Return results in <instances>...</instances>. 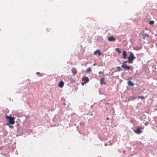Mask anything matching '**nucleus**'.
<instances>
[{
    "label": "nucleus",
    "instance_id": "15",
    "mask_svg": "<svg viewBox=\"0 0 157 157\" xmlns=\"http://www.w3.org/2000/svg\"><path fill=\"white\" fill-rule=\"evenodd\" d=\"M136 98V97H131L129 98V100H131V101H132V100L133 99H135V98Z\"/></svg>",
    "mask_w": 157,
    "mask_h": 157
},
{
    "label": "nucleus",
    "instance_id": "9",
    "mask_svg": "<svg viewBox=\"0 0 157 157\" xmlns=\"http://www.w3.org/2000/svg\"><path fill=\"white\" fill-rule=\"evenodd\" d=\"M71 72L74 75H75L77 73V69L75 68H72Z\"/></svg>",
    "mask_w": 157,
    "mask_h": 157
},
{
    "label": "nucleus",
    "instance_id": "17",
    "mask_svg": "<svg viewBox=\"0 0 157 157\" xmlns=\"http://www.w3.org/2000/svg\"><path fill=\"white\" fill-rule=\"evenodd\" d=\"M116 68L118 69L117 71H119L121 70V68L120 67H118Z\"/></svg>",
    "mask_w": 157,
    "mask_h": 157
},
{
    "label": "nucleus",
    "instance_id": "18",
    "mask_svg": "<svg viewBox=\"0 0 157 157\" xmlns=\"http://www.w3.org/2000/svg\"><path fill=\"white\" fill-rule=\"evenodd\" d=\"M154 22V21H149V24L150 25H152V24H153Z\"/></svg>",
    "mask_w": 157,
    "mask_h": 157
},
{
    "label": "nucleus",
    "instance_id": "4",
    "mask_svg": "<svg viewBox=\"0 0 157 157\" xmlns=\"http://www.w3.org/2000/svg\"><path fill=\"white\" fill-rule=\"evenodd\" d=\"M82 81L84 82H82V84L83 86L84 84H85L86 82H88L89 81L88 78L87 77H84L82 78Z\"/></svg>",
    "mask_w": 157,
    "mask_h": 157
},
{
    "label": "nucleus",
    "instance_id": "23",
    "mask_svg": "<svg viewBox=\"0 0 157 157\" xmlns=\"http://www.w3.org/2000/svg\"><path fill=\"white\" fill-rule=\"evenodd\" d=\"M49 29H49V28H48V29H47V30L48 31H49Z\"/></svg>",
    "mask_w": 157,
    "mask_h": 157
},
{
    "label": "nucleus",
    "instance_id": "6",
    "mask_svg": "<svg viewBox=\"0 0 157 157\" xmlns=\"http://www.w3.org/2000/svg\"><path fill=\"white\" fill-rule=\"evenodd\" d=\"M97 53H98L99 56H100L103 54V53H101L100 50H96L94 52V54L95 55H96Z\"/></svg>",
    "mask_w": 157,
    "mask_h": 157
},
{
    "label": "nucleus",
    "instance_id": "16",
    "mask_svg": "<svg viewBox=\"0 0 157 157\" xmlns=\"http://www.w3.org/2000/svg\"><path fill=\"white\" fill-rule=\"evenodd\" d=\"M91 71V69L90 67L88 68V69L86 71V72H88Z\"/></svg>",
    "mask_w": 157,
    "mask_h": 157
},
{
    "label": "nucleus",
    "instance_id": "11",
    "mask_svg": "<svg viewBox=\"0 0 157 157\" xmlns=\"http://www.w3.org/2000/svg\"><path fill=\"white\" fill-rule=\"evenodd\" d=\"M127 53L126 51H124L123 52V58L124 59H126V58Z\"/></svg>",
    "mask_w": 157,
    "mask_h": 157
},
{
    "label": "nucleus",
    "instance_id": "12",
    "mask_svg": "<svg viewBox=\"0 0 157 157\" xmlns=\"http://www.w3.org/2000/svg\"><path fill=\"white\" fill-rule=\"evenodd\" d=\"M64 82L62 81H60L59 83L58 86L59 87L62 88L64 85Z\"/></svg>",
    "mask_w": 157,
    "mask_h": 157
},
{
    "label": "nucleus",
    "instance_id": "21",
    "mask_svg": "<svg viewBox=\"0 0 157 157\" xmlns=\"http://www.w3.org/2000/svg\"><path fill=\"white\" fill-rule=\"evenodd\" d=\"M104 72H102L101 71H100L99 72V74H103L104 73Z\"/></svg>",
    "mask_w": 157,
    "mask_h": 157
},
{
    "label": "nucleus",
    "instance_id": "5",
    "mask_svg": "<svg viewBox=\"0 0 157 157\" xmlns=\"http://www.w3.org/2000/svg\"><path fill=\"white\" fill-rule=\"evenodd\" d=\"M134 132L137 134H140L143 132V131L141 130V128L140 127H138L136 130L134 131Z\"/></svg>",
    "mask_w": 157,
    "mask_h": 157
},
{
    "label": "nucleus",
    "instance_id": "2",
    "mask_svg": "<svg viewBox=\"0 0 157 157\" xmlns=\"http://www.w3.org/2000/svg\"><path fill=\"white\" fill-rule=\"evenodd\" d=\"M136 57L134 56L133 53L132 52H130L129 56L128 58V63H132V61Z\"/></svg>",
    "mask_w": 157,
    "mask_h": 157
},
{
    "label": "nucleus",
    "instance_id": "22",
    "mask_svg": "<svg viewBox=\"0 0 157 157\" xmlns=\"http://www.w3.org/2000/svg\"><path fill=\"white\" fill-rule=\"evenodd\" d=\"M40 74V72H37L36 73V74L37 75Z\"/></svg>",
    "mask_w": 157,
    "mask_h": 157
},
{
    "label": "nucleus",
    "instance_id": "20",
    "mask_svg": "<svg viewBox=\"0 0 157 157\" xmlns=\"http://www.w3.org/2000/svg\"><path fill=\"white\" fill-rule=\"evenodd\" d=\"M8 126H9V127L10 128H11L12 129H13V126H12V125H9Z\"/></svg>",
    "mask_w": 157,
    "mask_h": 157
},
{
    "label": "nucleus",
    "instance_id": "13",
    "mask_svg": "<svg viewBox=\"0 0 157 157\" xmlns=\"http://www.w3.org/2000/svg\"><path fill=\"white\" fill-rule=\"evenodd\" d=\"M143 39L144 40L145 39V38L146 37H148L149 35L147 34H144L143 35Z\"/></svg>",
    "mask_w": 157,
    "mask_h": 157
},
{
    "label": "nucleus",
    "instance_id": "3",
    "mask_svg": "<svg viewBox=\"0 0 157 157\" xmlns=\"http://www.w3.org/2000/svg\"><path fill=\"white\" fill-rule=\"evenodd\" d=\"M128 62L127 61H124L123 63L121 66L122 68H124L125 70H130L131 68V66H128L126 64V63Z\"/></svg>",
    "mask_w": 157,
    "mask_h": 157
},
{
    "label": "nucleus",
    "instance_id": "1",
    "mask_svg": "<svg viewBox=\"0 0 157 157\" xmlns=\"http://www.w3.org/2000/svg\"><path fill=\"white\" fill-rule=\"evenodd\" d=\"M5 118L8 120L9 122L8 123H6V124L9 126L10 124H13L15 123L14 119L15 118L12 117L11 116H9L7 115H6L5 116Z\"/></svg>",
    "mask_w": 157,
    "mask_h": 157
},
{
    "label": "nucleus",
    "instance_id": "24",
    "mask_svg": "<svg viewBox=\"0 0 157 157\" xmlns=\"http://www.w3.org/2000/svg\"><path fill=\"white\" fill-rule=\"evenodd\" d=\"M129 79H130V80L131 79H132V77H130L129 78Z\"/></svg>",
    "mask_w": 157,
    "mask_h": 157
},
{
    "label": "nucleus",
    "instance_id": "14",
    "mask_svg": "<svg viewBox=\"0 0 157 157\" xmlns=\"http://www.w3.org/2000/svg\"><path fill=\"white\" fill-rule=\"evenodd\" d=\"M116 51L118 52V53H120L121 52V51L119 50V48H116Z\"/></svg>",
    "mask_w": 157,
    "mask_h": 157
},
{
    "label": "nucleus",
    "instance_id": "7",
    "mask_svg": "<svg viewBox=\"0 0 157 157\" xmlns=\"http://www.w3.org/2000/svg\"><path fill=\"white\" fill-rule=\"evenodd\" d=\"M108 40L109 41H114L116 40V39L114 36H111L108 38Z\"/></svg>",
    "mask_w": 157,
    "mask_h": 157
},
{
    "label": "nucleus",
    "instance_id": "19",
    "mask_svg": "<svg viewBox=\"0 0 157 157\" xmlns=\"http://www.w3.org/2000/svg\"><path fill=\"white\" fill-rule=\"evenodd\" d=\"M139 98H141L142 99H144V96H143V95H142V96H139Z\"/></svg>",
    "mask_w": 157,
    "mask_h": 157
},
{
    "label": "nucleus",
    "instance_id": "25",
    "mask_svg": "<svg viewBox=\"0 0 157 157\" xmlns=\"http://www.w3.org/2000/svg\"><path fill=\"white\" fill-rule=\"evenodd\" d=\"M109 119V118H106V120H108Z\"/></svg>",
    "mask_w": 157,
    "mask_h": 157
},
{
    "label": "nucleus",
    "instance_id": "10",
    "mask_svg": "<svg viewBox=\"0 0 157 157\" xmlns=\"http://www.w3.org/2000/svg\"><path fill=\"white\" fill-rule=\"evenodd\" d=\"M128 80V86H133L134 85V83H133L129 79H127Z\"/></svg>",
    "mask_w": 157,
    "mask_h": 157
},
{
    "label": "nucleus",
    "instance_id": "8",
    "mask_svg": "<svg viewBox=\"0 0 157 157\" xmlns=\"http://www.w3.org/2000/svg\"><path fill=\"white\" fill-rule=\"evenodd\" d=\"M105 75L103 76V78H102L100 80V82L101 84L102 85L103 84H106V83L105 82Z\"/></svg>",
    "mask_w": 157,
    "mask_h": 157
}]
</instances>
